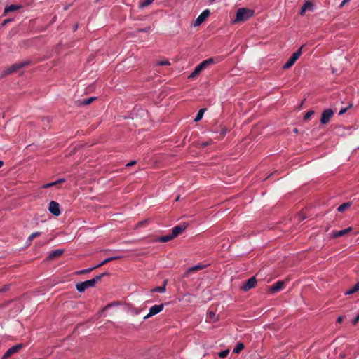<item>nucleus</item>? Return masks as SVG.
<instances>
[{
	"mask_svg": "<svg viewBox=\"0 0 359 359\" xmlns=\"http://www.w3.org/2000/svg\"><path fill=\"white\" fill-rule=\"evenodd\" d=\"M31 64L32 61L30 60H27L17 63H14L1 73L0 79L4 78L9 74H13L18 72L19 69L27 67Z\"/></svg>",
	"mask_w": 359,
	"mask_h": 359,
	"instance_id": "f257e3e1",
	"label": "nucleus"
},
{
	"mask_svg": "<svg viewBox=\"0 0 359 359\" xmlns=\"http://www.w3.org/2000/svg\"><path fill=\"white\" fill-rule=\"evenodd\" d=\"M254 11L245 8H238L233 22H245L254 15Z\"/></svg>",
	"mask_w": 359,
	"mask_h": 359,
	"instance_id": "f03ea898",
	"label": "nucleus"
},
{
	"mask_svg": "<svg viewBox=\"0 0 359 359\" xmlns=\"http://www.w3.org/2000/svg\"><path fill=\"white\" fill-rule=\"evenodd\" d=\"M213 63V58H208L205 60H203L195 67L194 70L189 76V78L193 79L196 77L206 67Z\"/></svg>",
	"mask_w": 359,
	"mask_h": 359,
	"instance_id": "7ed1b4c3",
	"label": "nucleus"
},
{
	"mask_svg": "<svg viewBox=\"0 0 359 359\" xmlns=\"http://www.w3.org/2000/svg\"><path fill=\"white\" fill-rule=\"evenodd\" d=\"M302 48L303 46H301L295 53L292 55L287 62L283 66V69L290 68L295 63V62L299 59L302 53Z\"/></svg>",
	"mask_w": 359,
	"mask_h": 359,
	"instance_id": "20e7f679",
	"label": "nucleus"
},
{
	"mask_svg": "<svg viewBox=\"0 0 359 359\" xmlns=\"http://www.w3.org/2000/svg\"><path fill=\"white\" fill-rule=\"evenodd\" d=\"M23 344H18L11 347L3 355L1 359H8L13 354L18 353L22 347Z\"/></svg>",
	"mask_w": 359,
	"mask_h": 359,
	"instance_id": "39448f33",
	"label": "nucleus"
},
{
	"mask_svg": "<svg viewBox=\"0 0 359 359\" xmlns=\"http://www.w3.org/2000/svg\"><path fill=\"white\" fill-rule=\"evenodd\" d=\"M257 283V281L256 278L252 276L241 286V289L244 292H248L250 289L254 288L256 286Z\"/></svg>",
	"mask_w": 359,
	"mask_h": 359,
	"instance_id": "423d86ee",
	"label": "nucleus"
},
{
	"mask_svg": "<svg viewBox=\"0 0 359 359\" xmlns=\"http://www.w3.org/2000/svg\"><path fill=\"white\" fill-rule=\"evenodd\" d=\"M95 287L91 280L81 282L76 285V288L79 292H83L87 288Z\"/></svg>",
	"mask_w": 359,
	"mask_h": 359,
	"instance_id": "0eeeda50",
	"label": "nucleus"
},
{
	"mask_svg": "<svg viewBox=\"0 0 359 359\" xmlns=\"http://www.w3.org/2000/svg\"><path fill=\"white\" fill-rule=\"evenodd\" d=\"M163 308H164L163 304H158V305H154V306H151L149 309V313L144 317V320L148 319L149 318L158 314L163 309Z\"/></svg>",
	"mask_w": 359,
	"mask_h": 359,
	"instance_id": "6e6552de",
	"label": "nucleus"
},
{
	"mask_svg": "<svg viewBox=\"0 0 359 359\" xmlns=\"http://www.w3.org/2000/svg\"><path fill=\"white\" fill-rule=\"evenodd\" d=\"M333 114L334 112L331 109H327L324 110L321 115L320 123L322 124L328 123Z\"/></svg>",
	"mask_w": 359,
	"mask_h": 359,
	"instance_id": "1a4fd4ad",
	"label": "nucleus"
},
{
	"mask_svg": "<svg viewBox=\"0 0 359 359\" xmlns=\"http://www.w3.org/2000/svg\"><path fill=\"white\" fill-rule=\"evenodd\" d=\"M210 12L208 9L204 10L199 15V16L196 18V20H195V22L194 23V25L195 27L199 26L207 19V18L210 15Z\"/></svg>",
	"mask_w": 359,
	"mask_h": 359,
	"instance_id": "9d476101",
	"label": "nucleus"
},
{
	"mask_svg": "<svg viewBox=\"0 0 359 359\" xmlns=\"http://www.w3.org/2000/svg\"><path fill=\"white\" fill-rule=\"evenodd\" d=\"M48 210L54 216H59L61 213L59 203L54 201H50L49 203Z\"/></svg>",
	"mask_w": 359,
	"mask_h": 359,
	"instance_id": "9b49d317",
	"label": "nucleus"
},
{
	"mask_svg": "<svg viewBox=\"0 0 359 359\" xmlns=\"http://www.w3.org/2000/svg\"><path fill=\"white\" fill-rule=\"evenodd\" d=\"M187 227H188V224L185 223V222L175 226L172 229V235L173 236L174 238L175 237H177L178 235H180V233H182Z\"/></svg>",
	"mask_w": 359,
	"mask_h": 359,
	"instance_id": "f8f14e48",
	"label": "nucleus"
},
{
	"mask_svg": "<svg viewBox=\"0 0 359 359\" xmlns=\"http://www.w3.org/2000/svg\"><path fill=\"white\" fill-rule=\"evenodd\" d=\"M64 253V250L62 249H57L51 251L46 259L50 261L60 257Z\"/></svg>",
	"mask_w": 359,
	"mask_h": 359,
	"instance_id": "ddd939ff",
	"label": "nucleus"
},
{
	"mask_svg": "<svg viewBox=\"0 0 359 359\" xmlns=\"http://www.w3.org/2000/svg\"><path fill=\"white\" fill-rule=\"evenodd\" d=\"M352 231H353V228L351 226H350V227H348L345 229H343V230H341L339 231H333L332 233V238H337L338 237L345 236Z\"/></svg>",
	"mask_w": 359,
	"mask_h": 359,
	"instance_id": "4468645a",
	"label": "nucleus"
},
{
	"mask_svg": "<svg viewBox=\"0 0 359 359\" xmlns=\"http://www.w3.org/2000/svg\"><path fill=\"white\" fill-rule=\"evenodd\" d=\"M284 285H285L284 281L279 280L270 287L269 291L272 293L277 292L283 288Z\"/></svg>",
	"mask_w": 359,
	"mask_h": 359,
	"instance_id": "2eb2a0df",
	"label": "nucleus"
},
{
	"mask_svg": "<svg viewBox=\"0 0 359 359\" xmlns=\"http://www.w3.org/2000/svg\"><path fill=\"white\" fill-rule=\"evenodd\" d=\"M313 4L311 1H306L302 6L299 14L304 15L306 10L313 11Z\"/></svg>",
	"mask_w": 359,
	"mask_h": 359,
	"instance_id": "dca6fc26",
	"label": "nucleus"
},
{
	"mask_svg": "<svg viewBox=\"0 0 359 359\" xmlns=\"http://www.w3.org/2000/svg\"><path fill=\"white\" fill-rule=\"evenodd\" d=\"M204 267H205V265H202V264H198L194 266L189 267L187 269V271L184 273V277H187L189 276V273L203 269Z\"/></svg>",
	"mask_w": 359,
	"mask_h": 359,
	"instance_id": "f3484780",
	"label": "nucleus"
},
{
	"mask_svg": "<svg viewBox=\"0 0 359 359\" xmlns=\"http://www.w3.org/2000/svg\"><path fill=\"white\" fill-rule=\"evenodd\" d=\"M22 6L20 5H15V4H11V5H8V6H6L5 9H4V15H6L7 13H9V12H13V11H15L18 9H20Z\"/></svg>",
	"mask_w": 359,
	"mask_h": 359,
	"instance_id": "a211bd4d",
	"label": "nucleus"
},
{
	"mask_svg": "<svg viewBox=\"0 0 359 359\" xmlns=\"http://www.w3.org/2000/svg\"><path fill=\"white\" fill-rule=\"evenodd\" d=\"M96 100L95 97H91L88 99H84L77 102L78 106H86L93 102V100Z\"/></svg>",
	"mask_w": 359,
	"mask_h": 359,
	"instance_id": "6ab92c4d",
	"label": "nucleus"
},
{
	"mask_svg": "<svg viewBox=\"0 0 359 359\" xmlns=\"http://www.w3.org/2000/svg\"><path fill=\"white\" fill-rule=\"evenodd\" d=\"M121 257L120 256H115V257H108L107 259H105L104 260H103L102 262H100V264H98L97 265L95 266V268H98V267H100L103 265H104L105 264L107 263H109L111 261H114V260H116V259H120Z\"/></svg>",
	"mask_w": 359,
	"mask_h": 359,
	"instance_id": "aec40b11",
	"label": "nucleus"
},
{
	"mask_svg": "<svg viewBox=\"0 0 359 359\" xmlns=\"http://www.w3.org/2000/svg\"><path fill=\"white\" fill-rule=\"evenodd\" d=\"M168 280H165L163 281V285L159 287H156L151 290V292H160L163 293L166 290V285H167Z\"/></svg>",
	"mask_w": 359,
	"mask_h": 359,
	"instance_id": "412c9836",
	"label": "nucleus"
},
{
	"mask_svg": "<svg viewBox=\"0 0 359 359\" xmlns=\"http://www.w3.org/2000/svg\"><path fill=\"white\" fill-rule=\"evenodd\" d=\"M65 182V180L63 179V178H61L57 181H55V182H50V183H48V184H45L43 185H42L41 188L43 189H47V188H49V187H53V186H56L62 182Z\"/></svg>",
	"mask_w": 359,
	"mask_h": 359,
	"instance_id": "4be33fe9",
	"label": "nucleus"
},
{
	"mask_svg": "<svg viewBox=\"0 0 359 359\" xmlns=\"http://www.w3.org/2000/svg\"><path fill=\"white\" fill-rule=\"evenodd\" d=\"M172 239H174V237L172 235V233H170V234H168L166 236H160L156 239V241L161 242V243H165V242L170 241Z\"/></svg>",
	"mask_w": 359,
	"mask_h": 359,
	"instance_id": "5701e85b",
	"label": "nucleus"
},
{
	"mask_svg": "<svg viewBox=\"0 0 359 359\" xmlns=\"http://www.w3.org/2000/svg\"><path fill=\"white\" fill-rule=\"evenodd\" d=\"M109 273L104 272L100 275L96 276L95 278H93V279H90V280H91V281L93 282V285L95 286V284L97 283H98L99 281H100L104 276H109Z\"/></svg>",
	"mask_w": 359,
	"mask_h": 359,
	"instance_id": "b1692460",
	"label": "nucleus"
},
{
	"mask_svg": "<svg viewBox=\"0 0 359 359\" xmlns=\"http://www.w3.org/2000/svg\"><path fill=\"white\" fill-rule=\"evenodd\" d=\"M358 290H359V281L353 287H352L351 289L347 290L345 292V294L346 295L352 294L358 292Z\"/></svg>",
	"mask_w": 359,
	"mask_h": 359,
	"instance_id": "393cba45",
	"label": "nucleus"
},
{
	"mask_svg": "<svg viewBox=\"0 0 359 359\" xmlns=\"http://www.w3.org/2000/svg\"><path fill=\"white\" fill-rule=\"evenodd\" d=\"M244 347L245 346L243 343L238 342L233 348V353L238 354L244 348Z\"/></svg>",
	"mask_w": 359,
	"mask_h": 359,
	"instance_id": "a878e982",
	"label": "nucleus"
},
{
	"mask_svg": "<svg viewBox=\"0 0 359 359\" xmlns=\"http://www.w3.org/2000/svg\"><path fill=\"white\" fill-rule=\"evenodd\" d=\"M351 205V203L350 202L344 203L338 207L337 210L340 212H343L348 208Z\"/></svg>",
	"mask_w": 359,
	"mask_h": 359,
	"instance_id": "bb28decb",
	"label": "nucleus"
},
{
	"mask_svg": "<svg viewBox=\"0 0 359 359\" xmlns=\"http://www.w3.org/2000/svg\"><path fill=\"white\" fill-rule=\"evenodd\" d=\"M206 111V109H201L198 111V114L196 115V116L194 118V121L195 122H198L200 120H201V118H203V114L204 112Z\"/></svg>",
	"mask_w": 359,
	"mask_h": 359,
	"instance_id": "cd10ccee",
	"label": "nucleus"
},
{
	"mask_svg": "<svg viewBox=\"0 0 359 359\" xmlns=\"http://www.w3.org/2000/svg\"><path fill=\"white\" fill-rule=\"evenodd\" d=\"M96 269L95 266H93L91 268H88V269H83V270H81V271H79L76 273V274L77 275H81V274H85V273H90V271H92L93 269Z\"/></svg>",
	"mask_w": 359,
	"mask_h": 359,
	"instance_id": "c85d7f7f",
	"label": "nucleus"
},
{
	"mask_svg": "<svg viewBox=\"0 0 359 359\" xmlns=\"http://www.w3.org/2000/svg\"><path fill=\"white\" fill-rule=\"evenodd\" d=\"M40 235H41V232H39V231L34 232V233H32L28 238L27 241L29 242V245L30 244V243L32 241L33 239L39 236Z\"/></svg>",
	"mask_w": 359,
	"mask_h": 359,
	"instance_id": "c756f323",
	"label": "nucleus"
},
{
	"mask_svg": "<svg viewBox=\"0 0 359 359\" xmlns=\"http://www.w3.org/2000/svg\"><path fill=\"white\" fill-rule=\"evenodd\" d=\"M154 0H144L140 4V8H144L149 6Z\"/></svg>",
	"mask_w": 359,
	"mask_h": 359,
	"instance_id": "7c9ffc66",
	"label": "nucleus"
},
{
	"mask_svg": "<svg viewBox=\"0 0 359 359\" xmlns=\"http://www.w3.org/2000/svg\"><path fill=\"white\" fill-rule=\"evenodd\" d=\"M229 353V349H226V350H224V351L219 352L218 355L220 358H225V357H226L228 355Z\"/></svg>",
	"mask_w": 359,
	"mask_h": 359,
	"instance_id": "2f4dec72",
	"label": "nucleus"
},
{
	"mask_svg": "<svg viewBox=\"0 0 359 359\" xmlns=\"http://www.w3.org/2000/svg\"><path fill=\"white\" fill-rule=\"evenodd\" d=\"M157 65L163 66V65H170V62L166 60H161L158 61L156 63Z\"/></svg>",
	"mask_w": 359,
	"mask_h": 359,
	"instance_id": "473e14b6",
	"label": "nucleus"
},
{
	"mask_svg": "<svg viewBox=\"0 0 359 359\" xmlns=\"http://www.w3.org/2000/svg\"><path fill=\"white\" fill-rule=\"evenodd\" d=\"M314 114V111L313 110L309 111L304 116V120L309 119L311 116H313Z\"/></svg>",
	"mask_w": 359,
	"mask_h": 359,
	"instance_id": "72a5a7b5",
	"label": "nucleus"
},
{
	"mask_svg": "<svg viewBox=\"0 0 359 359\" xmlns=\"http://www.w3.org/2000/svg\"><path fill=\"white\" fill-rule=\"evenodd\" d=\"M150 29H151L150 27H144L142 29H138L137 32H148L150 31Z\"/></svg>",
	"mask_w": 359,
	"mask_h": 359,
	"instance_id": "f704fd0d",
	"label": "nucleus"
},
{
	"mask_svg": "<svg viewBox=\"0 0 359 359\" xmlns=\"http://www.w3.org/2000/svg\"><path fill=\"white\" fill-rule=\"evenodd\" d=\"M358 321H359V314H358V315H357V316H356V317H355V318H354L352 320L351 323H352V324H353V325H355L358 323Z\"/></svg>",
	"mask_w": 359,
	"mask_h": 359,
	"instance_id": "c9c22d12",
	"label": "nucleus"
},
{
	"mask_svg": "<svg viewBox=\"0 0 359 359\" xmlns=\"http://www.w3.org/2000/svg\"><path fill=\"white\" fill-rule=\"evenodd\" d=\"M9 289V285H4L0 288V292L7 291Z\"/></svg>",
	"mask_w": 359,
	"mask_h": 359,
	"instance_id": "e433bc0d",
	"label": "nucleus"
},
{
	"mask_svg": "<svg viewBox=\"0 0 359 359\" xmlns=\"http://www.w3.org/2000/svg\"><path fill=\"white\" fill-rule=\"evenodd\" d=\"M351 107V104L348 107H345V108H343L341 109L339 112V115H342L344 114L346 111L347 109Z\"/></svg>",
	"mask_w": 359,
	"mask_h": 359,
	"instance_id": "4c0bfd02",
	"label": "nucleus"
},
{
	"mask_svg": "<svg viewBox=\"0 0 359 359\" xmlns=\"http://www.w3.org/2000/svg\"><path fill=\"white\" fill-rule=\"evenodd\" d=\"M42 121L43 122V125H46V123L47 124H48L50 122V119L48 117H43L42 118ZM46 126H48V125H46Z\"/></svg>",
	"mask_w": 359,
	"mask_h": 359,
	"instance_id": "58836bf2",
	"label": "nucleus"
},
{
	"mask_svg": "<svg viewBox=\"0 0 359 359\" xmlns=\"http://www.w3.org/2000/svg\"><path fill=\"white\" fill-rule=\"evenodd\" d=\"M208 316H209V318L210 319H212L215 316V313L214 311H210L208 312Z\"/></svg>",
	"mask_w": 359,
	"mask_h": 359,
	"instance_id": "ea45409f",
	"label": "nucleus"
},
{
	"mask_svg": "<svg viewBox=\"0 0 359 359\" xmlns=\"http://www.w3.org/2000/svg\"><path fill=\"white\" fill-rule=\"evenodd\" d=\"M345 318V316H339L337 318V323H341L343 320Z\"/></svg>",
	"mask_w": 359,
	"mask_h": 359,
	"instance_id": "a19ab883",
	"label": "nucleus"
},
{
	"mask_svg": "<svg viewBox=\"0 0 359 359\" xmlns=\"http://www.w3.org/2000/svg\"><path fill=\"white\" fill-rule=\"evenodd\" d=\"M135 163H136L135 161H132L130 163H127L126 166L130 167V166L134 165Z\"/></svg>",
	"mask_w": 359,
	"mask_h": 359,
	"instance_id": "79ce46f5",
	"label": "nucleus"
},
{
	"mask_svg": "<svg viewBox=\"0 0 359 359\" xmlns=\"http://www.w3.org/2000/svg\"><path fill=\"white\" fill-rule=\"evenodd\" d=\"M147 222V220L142 221V222H138L137 225L138 226H140L145 224Z\"/></svg>",
	"mask_w": 359,
	"mask_h": 359,
	"instance_id": "37998d69",
	"label": "nucleus"
},
{
	"mask_svg": "<svg viewBox=\"0 0 359 359\" xmlns=\"http://www.w3.org/2000/svg\"><path fill=\"white\" fill-rule=\"evenodd\" d=\"M202 147H207L209 145V142H203L201 144Z\"/></svg>",
	"mask_w": 359,
	"mask_h": 359,
	"instance_id": "c03bdc74",
	"label": "nucleus"
},
{
	"mask_svg": "<svg viewBox=\"0 0 359 359\" xmlns=\"http://www.w3.org/2000/svg\"><path fill=\"white\" fill-rule=\"evenodd\" d=\"M4 165V161L0 160V168Z\"/></svg>",
	"mask_w": 359,
	"mask_h": 359,
	"instance_id": "a18cd8bd",
	"label": "nucleus"
},
{
	"mask_svg": "<svg viewBox=\"0 0 359 359\" xmlns=\"http://www.w3.org/2000/svg\"><path fill=\"white\" fill-rule=\"evenodd\" d=\"M346 3L344 2V1H343L341 4H340V7L343 6L344 5H345Z\"/></svg>",
	"mask_w": 359,
	"mask_h": 359,
	"instance_id": "49530a36",
	"label": "nucleus"
},
{
	"mask_svg": "<svg viewBox=\"0 0 359 359\" xmlns=\"http://www.w3.org/2000/svg\"><path fill=\"white\" fill-rule=\"evenodd\" d=\"M293 131H294V133H298V130H297V128H294V129L293 130Z\"/></svg>",
	"mask_w": 359,
	"mask_h": 359,
	"instance_id": "de8ad7c7",
	"label": "nucleus"
},
{
	"mask_svg": "<svg viewBox=\"0 0 359 359\" xmlns=\"http://www.w3.org/2000/svg\"><path fill=\"white\" fill-rule=\"evenodd\" d=\"M179 200H180V196H178L177 197V198L175 199V201H178Z\"/></svg>",
	"mask_w": 359,
	"mask_h": 359,
	"instance_id": "09e8293b",
	"label": "nucleus"
},
{
	"mask_svg": "<svg viewBox=\"0 0 359 359\" xmlns=\"http://www.w3.org/2000/svg\"><path fill=\"white\" fill-rule=\"evenodd\" d=\"M9 20H6L4 21V25H5L6 22H8Z\"/></svg>",
	"mask_w": 359,
	"mask_h": 359,
	"instance_id": "8fccbe9b",
	"label": "nucleus"
},
{
	"mask_svg": "<svg viewBox=\"0 0 359 359\" xmlns=\"http://www.w3.org/2000/svg\"><path fill=\"white\" fill-rule=\"evenodd\" d=\"M345 3L348 2L350 0H344Z\"/></svg>",
	"mask_w": 359,
	"mask_h": 359,
	"instance_id": "3c124183",
	"label": "nucleus"
},
{
	"mask_svg": "<svg viewBox=\"0 0 359 359\" xmlns=\"http://www.w3.org/2000/svg\"><path fill=\"white\" fill-rule=\"evenodd\" d=\"M329 230V226L326 227L325 231H327Z\"/></svg>",
	"mask_w": 359,
	"mask_h": 359,
	"instance_id": "603ef678",
	"label": "nucleus"
},
{
	"mask_svg": "<svg viewBox=\"0 0 359 359\" xmlns=\"http://www.w3.org/2000/svg\"><path fill=\"white\" fill-rule=\"evenodd\" d=\"M341 358H344V355H341Z\"/></svg>",
	"mask_w": 359,
	"mask_h": 359,
	"instance_id": "864d4df0",
	"label": "nucleus"
}]
</instances>
